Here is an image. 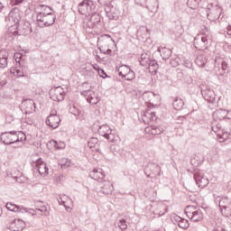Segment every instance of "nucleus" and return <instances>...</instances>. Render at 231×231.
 Returning <instances> with one entry per match:
<instances>
[{
  "label": "nucleus",
  "mask_w": 231,
  "mask_h": 231,
  "mask_svg": "<svg viewBox=\"0 0 231 231\" xmlns=\"http://www.w3.org/2000/svg\"><path fill=\"white\" fill-rule=\"evenodd\" d=\"M226 118H227V120H231V116H227Z\"/></svg>",
  "instance_id": "774afa93"
},
{
  "label": "nucleus",
  "mask_w": 231,
  "mask_h": 231,
  "mask_svg": "<svg viewBox=\"0 0 231 231\" xmlns=\"http://www.w3.org/2000/svg\"><path fill=\"white\" fill-rule=\"evenodd\" d=\"M172 106L176 111H181L183 109V106H185V102H183V99L177 97L174 99Z\"/></svg>",
  "instance_id": "f704fd0d"
},
{
  "label": "nucleus",
  "mask_w": 231,
  "mask_h": 231,
  "mask_svg": "<svg viewBox=\"0 0 231 231\" xmlns=\"http://www.w3.org/2000/svg\"><path fill=\"white\" fill-rule=\"evenodd\" d=\"M36 171H38L39 174L41 176H48L49 169L48 165H46V162H42V160L39 159L36 162Z\"/></svg>",
  "instance_id": "5701e85b"
},
{
  "label": "nucleus",
  "mask_w": 231,
  "mask_h": 231,
  "mask_svg": "<svg viewBox=\"0 0 231 231\" xmlns=\"http://www.w3.org/2000/svg\"><path fill=\"white\" fill-rule=\"evenodd\" d=\"M143 98L148 107H156L161 100L160 95L155 94L154 92H144L143 94Z\"/></svg>",
  "instance_id": "1a4fd4ad"
},
{
  "label": "nucleus",
  "mask_w": 231,
  "mask_h": 231,
  "mask_svg": "<svg viewBox=\"0 0 231 231\" xmlns=\"http://www.w3.org/2000/svg\"><path fill=\"white\" fill-rule=\"evenodd\" d=\"M88 102H89V104H91L92 106H96V104L100 102V97H94L92 99H89V101Z\"/></svg>",
  "instance_id": "3c124183"
},
{
  "label": "nucleus",
  "mask_w": 231,
  "mask_h": 231,
  "mask_svg": "<svg viewBox=\"0 0 231 231\" xmlns=\"http://www.w3.org/2000/svg\"><path fill=\"white\" fill-rule=\"evenodd\" d=\"M230 114V112L225 110V109H218V110H216L214 113H213V120L215 122H217V120L219 122H221V120H225V118H226V116Z\"/></svg>",
  "instance_id": "bb28decb"
},
{
  "label": "nucleus",
  "mask_w": 231,
  "mask_h": 231,
  "mask_svg": "<svg viewBox=\"0 0 231 231\" xmlns=\"http://www.w3.org/2000/svg\"><path fill=\"white\" fill-rule=\"evenodd\" d=\"M151 54L144 52L141 54V60H140V64L141 66H143V68H147V66H149V62L151 60Z\"/></svg>",
  "instance_id": "2f4dec72"
},
{
  "label": "nucleus",
  "mask_w": 231,
  "mask_h": 231,
  "mask_svg": "<svg viewBox=\"0 0 231 231\" xmlns=\"http://www.w3.org/2000/svg\"><path fill=\"white\" fill-rule=\"evenodd\" d=\"M148 69L151 71H157L158 69V62H156V60H150L148 66H147Z\"/></svg>",
  "instance_id": "a19ab883"
},
{
  "label": "nucleus",
  "mask_w": 231,
  "mask_h": 231,
  "mask_svg": "<svg viewBox=\"0 0 231 231\" xmlns=\"http://www.w3.org/2000/svg\"><path fill=\"white\" fill-rule=\"evenodd\" d=\"M70 113H72V115H75V116H79V115H80V111L77 110L75 107L70 108Z\"/></svg>",
  "instance_id": "6e6d98bb"
},
{
  "label": "nucleus",
  "mask_w": 231,
  "mask_h": 231,
  "mask_svg": "<svg viewBox=\"0 0 231 231\" xmlns=\"http://www.w3.org/2000/svg\"><path fill=\"white\" fill-rule=\"evenodd\" d=\"M5 207H6V209L10 210L11 212H21L22 214L28 213V212L32 214V212H33V209L32 208H27L23 206H17L10 202H7Z\"/></svg>",
  "instance_id": "a211bd4d"
},
{
  "label": "nucleus",
  "mask_w": 231,
  "mask_h": 231,
  "mask_svg": "<svg viewBox=\"0 0 231 231\" xmlns=\"http://www.w3.org/2000/svg\"><path fill=\"white\" fill-rule=\"evenodd\" d=\"M99 77H101V79H107V73H106V70H104V69H101L100 70L97 71Z\"/></svg>",
  "instance_id": "8fccbe9b"
},
{
  "label": "nucleus",
  "mask_w": 231,
  "mask_h": 231,
  "mask_svg": "<svg viewBox=\"0 0 231 231\" xmlns=\"http://www.w3.org/2000/svg\"><path fill=\"white\" fill-rule=\"evenodd\" d=\"M183 218H181L180 217H176L174 218L175 221V225H180V223L182 221Z\"/></svg>",
  "instance_id": "bf43d9fd"
},
{
  "label": "nucleus",
  "mask_w": 231,
  "mask_h": 231,
  "mask_svg": "<svg viewBox=\"0 0 231 231\" xmlns=\"http://www.w3.org/2000/svg\"><path fill=\"white\" fill-rule=\"evenodd\" d=\"M83 28L87 30L88 33H91V31L89 30H93V28H97V25H95V23L91 22V20H89L88 22L84 23Z\"/></svg>",
  "instance_id": "79ce46f5"
},
{
  "label": "nucleus",
  "mask_w": 231,
  "mask_h": 231,
  "mask_svg": "<svg viewBox=\"0 0 231 231\" xmlns=\"http://www.w3.org/2000/svg\"><path fill=\"white\" fill-rule=\"evenodd\" d=\"M46 125L51 127V129H57L59 124H60V117L57 114L50 115L46 119Z\"/></svg>",
  "instance_id": "6ab92c4d"
},
{
  "label": "nucleus",
  "mask_w": 231,
  "mask_h": 231,
  "mask_svg": "<svg viewBox=\"0 0 231 231\" xmlns=\"http://www.w3.org/2000/svg\"><path fill=\"white\" fill-rule=\"evenodd\" d=\"M97 46L100 53L103 55H113L111 46H115V41L109 34H103L97 38Z\"/></svg>",
  "instance_id": "f257e3e1"
},
{
  "label": "nucleus",
  "mask_w": 231,
  "mask_h": 231,
  "mask_svg": "<svg viewBox=\"0 0 231 231\" xmlns=\"http://www.w3.org/2000/svg\"><path fill=\"white\" fill-rule=\"evenodd\" d=\"M147 134H152L156 136V134H162L165 131V128L162 125H150L144 129Z\"/></svg>",
  "instance_id": "b1692460"
},
{
  "label": "nucleus",
  "mask_w": 231,
  "mask_h": 231,
  "mask_svg": "<svg viewBox=\"0 0 231 231\" xmlns=\"http://www.w3.org/2000/svg\"><path fill=\"white\" fill-rule=\"evenodd\" d=\"M195 63L197 64V66H199V68H205L206 64H207V58L203 55H199L196 60H195Z\"/></svg>",
  "instance_id": "e433bc0d"
},
{
  "label": "nucleus",
  "mask_w": 231,
  "mask_h": 231,
  "mask_svg": "<svg viewBox=\"0 0 231 231\" xmlns=\"http://www.w3.org/2000/svg\"><path fill=\"white\" fill-rule=\"evenodd\" d=\"M144 171H145V172H147V171H151V172L152 173L153 176H161L162 175V168L160 167V165H158L156 163L148 164L145 167Z\"/></svg>",
  "instance_id": "cd10ccee"
},
{
  "label": "nucleus",
  "mask_w": 231,
  "mask_h": 231,
  "mask_svg": "<svg viewBox=\"0 0 231 231\" xmlns=\"http://www.w3.org/2000/svg\"><path fill=\"white\" fill-rule=\"evenodd\" d=\"M201 95L207 102H209V104H214V102H216V94L214 93V90L210 89V87L202 85Z\"/></svg>",
  "instance_id": "f8f14e48"
},
{
  "label": "nucleus",
  "mask_w": 231,
  "mask_h": 231,
  "mask_svg": "<svg viewBox=\"0 0 231 231\" xmlns=\"http://www.w3.org/2000/svg\"><path fill=\"white\" fill-rule=\"evenodd\" d=\"M215 69L220 71L219 75L223 76L225 73H226V71H228V63L223 59L216 60Z\"/></svg>",
  "instance_id": "412c9836"
},
{
  "label": "nucleus",
  "mask_w": 231,
  "mask_h": 231,
  "mask_svg": "<svg viewBox=\"0 0 231 231\" xmlns=\"http://www.w3.org/2000/svg\"><path fill=\"white\" fill-rule=\"evenodd\" d=\"M106 16L109 21H116L120 17V11L116 8V4L105 6Z\"/></svg>",
  "instance_id": "9b49d317"
},
{
  "label": "nucleus",
  "mask_w": 231,
  "mask_h": 231,
  "mask_svg": "<svg viewBox=\"0 0 231 231\" xmlns=\"http://www.w3.org/2000/svg\"><path fill=\"white\" fill-rule=\"evenodd\" d=\"M149 29L147 27H141L137 31V37L139 41H145L147 39V33H149Z\"/></svg>",
  "instance_id": "473e14b6"
},
{
  "label": "nucleus",
  "mask_w": 231,
  "mask_h": 231,
  "mask_svg": "<svg viewBox=\"0 0 231 231\" xmlns=\"http://www.w3.org/2000/svg\"><path fill=\"white\" fill-rule=\"evenodd\" d=\"M193 178L199 189H205L208 185V179L203 175V171L194 170Z\"/></svg>",
  "instance_id": "9d476101"
},
{
  "label": "nucleus",
  "mask_w": 231,
  "mask_h": 231,
  "mask_svg": "<svg viewBox=\"0 0 231 231\" xmlns=\"http://www.w3.org/2000/svg\"><path fill=\"white\" fill-rule=\"evenodd\" d=\"M215 203H218L222 216L228 217L231 216V200L227 197L218 196L215 199Z\"/></svg>",
  "instance_id": "20e7f679"
},
{
  "label": "nucleus",
  "mask_w": 231,
  "mask_h": 231,
  "mask_svg": "<svg viewBox=\"0 0 231 231\" xmlns=\"http://www.w3.org/2000/svg\"><path fill=\"white\" fill-rule=\"evenodd\" d=\"M51 142L56 149H63L64 143H60V144L59 145V143L57 141L52 140Z\"/></svg>",
  "instance_id": "603ef678"
},
{
  "label": "nucleus",
  "mask_w": 231,
  "mask_h": 231,
  "mask_svg": "<svg viewBox=\"0 0 231 231\" xmlns=\"http://www.w3.org/2000/svg\"><path fill=\"white\" fill-rule=\"evenodd\" d=\"M8 51L5 50L0 51V68L5 69L8 66Z\"/></svg>",
  "instance_id": "c756f323"
},
{
  "label": "nucleus",
  "mask_w": 231,
  "mask_h": 231,
  "mask_svg": "<svg viewBox=\"0 0 231 231\" xmlns=\"http://www.w3.org/2000/svg\"><path fill=\"white\" fill-rule=\"evenodd\" d=\"M66 165H67V167H69V164H61V167L64 168V167H66Z\"/></svg>",
  "instance_id": "69168bd1"
},
{
  "label": "nucleus",
  "mask_w": 231,
  "mask_h": 231,
  "mask_svg": "<svg viewBox=\"0 0 231 231\" xmlns=\"http://www.w3.org/2000/svg\"><path fill=\"white\" fill-rule=\"evenodd\" d=\"M88 146L89 149H97V147H98V138L91 137L88 142Z\"/></svg>",
  "instance_id": "58836bf2"
},
{
  "label": "nucleus",
  "mask_w": 231,
  "mask_h": 231,
  "mask_svg": "<svg viewBox=\"0 0 231 231\" xmlns=\"http://www.w3.org/2000/svg\"><path fill=\"white\" fill-rule=\"evenodd\" d=\"M171 64L173 68H176L177 66H180V62L176 60H171Z\"/></svg>",
  "instance_id": "13d9d810"
},
{
  "label": "nucleus",
  "mask_w": 231,
  "mask_h": 231,
  "mask_svg": "<svg viewBox=\"0 0 231 231\" xmlns=\"http://www.w3.org/2000/svg\"><path fill=\"white\" fill-rule=\"evenodd\" d=\"M229 29H227V35H231V26H228Z\"/></svg>",
  "instance_id": "e2e57ef3"
},
{
  "label": "nucleus",
  "mask_w": 231,
  "mask_h": 231,
  "mask_svg": "<svg viewBox=\"0 0 231 231\" xmlns=\"http://www.w3.org/2000/svg\"><path fill=\"white\" fill-rule=\"evenodd\" d=\"M136 77V74H134V71L130 70L128 72V74H126V76H125V78H123L125 80H128V81H131V80H134V78Z\"/></svg>",
  "instance_id": "c03bdc74"
},
{
  "label": "nucleus",
  "mask_w": 231,
  "mask_h": 231,
  "mask_svg": "<svg viewBox=\"0 0 231 231\" xmlns=\"http://www.w3.org/2000/svg\"><path fill=\"white\" fill-rule=\"evenodd\" d=\"M93 68H94V69H96V71H98L102 69V68H100V66H98V64H94Z\"/></svg>",
  "instance_id": "680f3d73"
},
{
  "label": "nucleus",
  "mask_w": 231,
  "mask_h": 231,
  "mask_svg": "<svg viewBox=\"0 0 231 231\" xmlns=\"http://www.w3.org/2000/svg\"><path fill=\"white\" fill-rule=\"evenodd\" d=\"M199 3H201V0H188L187 5L191 10H196L199 6Z\"/></svg>",
  "instance_id": "ea45409f"
},
{
  "label": "nucleus",
  "mask_w": 231,
  "mask_h": 231,
  "mask_svg": "<svg viewBox=\"0 0 231 231\" xmlns=\"http://www.w3.org/2000/svg\"><path fill=\"white\" fill-rule=\"evenodd\" d=\"M0 140L5 145H12V143L26 140V135L23 132H5L0 135Z\"/></svg>",
  "instance_id": "f03ea898"
},
{
  "label": "nucleus",
  "mask_w": 231,
  "mask_h": 231,
  "mask_svg": "<svg viewBox=\"0 0 231 231\" xmlns=\"http://www.w3.org/2000/svg\"><path fill=\"white\" fill-rule=\"evenodd\" d=\"M157 118L156 112L152 107H148L142 116V120L146 125L151 124V122H156Z\"/></svg>",
  "instance_id": "dca6fc26"
},
{
  "label": "nucleus",
  "mask_w": 231,
  "mask_h": 231,
  "mask_svg": "<svg viewBox=\"0 0 231 231\" xmlns=\"http://www.w3.org/2000/svg\"><path fill=\"white\" fill-rule=\"evenodd\" d=\"M81 95L83 97H87V102H88L89 100H92L93 98H96L97 97V94L95 93V91H91V90H84L81 92Z\"/></svg>",
  "instance_id": "4c0bfd02"
},
{
  "label": "nucleus",
  "mask_w": 231,
  "mask_h": 231,
  "mask_svg": "<svg viewBox=\"0 0 231 231\" xmlns=\"http://www.w3.org/2000/svg\"><path fill=\"white\" fill-rule=\"evenodd\" d=\"M178 226L180 228H183V230H185V228H189V220L182 218V221L178 224Z\"/></svg>",
  "instance_id": "de8ad7c7"
},
{
  "label": "nucleus",
  "mask_w": 231,
  "mask_h": 231,
  "mask_svg": "<svg viewBox=\"0 0 231 231\" xmlns=\"http://www.w3.org/2000/svg\"><path fill=\"white\" fill-rule=\"evenodd\" d=\"M223 14V8L217 4H208L207 5V17L209 21H217Z\"/></svg>",
  "instance_id": "39448f33"
},
{
  "label": "nucleus",
  "mask_w": 231,
  "mask_h": 231,
  "mask_svg": "<svg viewBox=\"0 0 231 231\" xmlns=\"http://www.w3.org/2000/svg\"><path fill=\"white\" fill-rule=\"evenodd\" d=\"M216 122L217 121L212 123V131L217 134V136H219V138H222V140H226L228 136H230V134H228V132L226 133L223 132V126L221 125V124L219 123L217 124Z\"/></svg>",
  "instance_id": "aec40b11"
},
{
  "label": "nucleus",
  "mask_w": 231,
  "mask_h": 231,
  "mask_svg": "<svg viewBox=\"0 0 231 231\" xmlns=\"http://www.w3.org/2000/svg\"><path fill=\"white\" fill-rule=\"evenodd\" d=\"M55 14L53 13H36V23L40 28L51 26L55 23Z\"/></svg>",
  "instance_id": "7ed1b4c3"
},
{
  "label": "nucleus",
  "mask_w": 231,
  "mask_h": 231,
  "mask_svg": "<svg viewBox=\"0 0 231 231\" xmlns=\"http://www.w3.org/2000/svg\"><path fill=\"white\" fill-rule=\"evenodd\" d=\"M22 69H23V71H26V66L23 65Z\"/></svg>",
  "instance_id": "0e129e2a"
},
{
  "label": "nucleus",
  "mask_w": 231,
  "mask_h": 231,
  "mask_svg": "<svg viewBox=\"0 0 231 231\" xmlns=\"http://www.w3.org/2000/svg\"><path fill=\"white\" fill-rule=\"evenodd\" d=\"M135 3L139 5V6L145 8L151 17H152V15L158 12V8H160L158 0H135Z\"/></svg>",
  "instance_id": "423d86ee"
},
{
  "label": "nucleus",
  "mask_w": 231,
  "mask_h": 231,
  "mask_svg": "<svg viewBox=\"0 0 231 231\" xmlns=\"http://www.w3.org/2000/svg\"><path fill=\"white\" fill-rule=\"evenodd\" d=\"M99 187L103 194H111L113 192V184L109 180H104Z\"/></svg>",
  "instance_id": "c85d7f7f"
},
{
  "label": "nucleus",
  "mask_w": 231,
  "mask_h": 231,
  "mask_svg": "<svg viewBox=\"0 0 231 231\" xmlns=\"http://www.w3.org/2000/svg\"><path fill=\"white\" fill-rule=\"evenodd\" d=\"M15 39V32H7L5 33V41H8V42H12Z\"/></svg>",
  "instance_id": "49530a36"
},
{
  "label": "nucleus",
  "mask_w": 231,
  "mask_h": 231,
  "mask_svg": "<svg viewBox=\"0 0 231 231\" xmlns=\"http://www.w3.org/2000/svg\"><path fill=\"white\" fill-rule=\"evenodd\" d=\"M194 46L197 50H207L208 48V38L205 34H198L194 39Z\"/></svg>",
  "instance_id": "4468645a"
},
{
  "label": "nucleus",
  "mask_w": 231,
  "mask_h": 231,
  "mask_svg": "<svg viewBox=\"0 0 231 231\" xmlns=\"http://www.w3.org/2000/svg\"><path fill=\"white\" fill-rule=\"evenodd\" d=\"M22 108L25 115H32V113H34L35 109H37V106L33 99H25L22 103Z\"/></svg>",
  "instance_id": "f3484780"
},
{
  "label": "nucleus",
  "mask_w": 231,
  "mask_h": 231,
  "mask_svg": "<svg viewBox=\"0 0 231 231\" xmlns=\"http://www.w3.org/2000/svg\"><path fill=\"white\" fill-rule=\"evenodd\" d=\"M26 224L22 219H15L13 223L9 226V230L11 231H23Z\"/></svg>",
  "instance_id": "393cba45"
},
{
  "label": "nucleus",
  "mask_w": 231,
  "mask_h": 231,
  "mask_svg": "<svg viewBox=\"0 0 231 231\" xmlns=\"http://www.w3.org/2000/svg\"><path fill=\"white\" fill-rule=\"evenodd\" d=\"M23 1H24V0H12V3H13V5H21V3H23Z\"/></svg>",
  "instance_id": "052dcab7"
},
{
  "label": "nucleus",
  "mask_w": 231,
  "mask_h": 231,
  "mask_svg": "<svg viewBox=\"0 0 231 231\" xmlns=\"http://www.w3.org/2000/svg\"><path fill=\"white\" fill-rule=\"evenodd\" d=\"M78 12L80 15H91L95 12V5L93 1L83 0L78 6Z\"/></svg>",
  "instance_id": "6e6552de"
},
{
  "label": "nucleus",
  "mask_w": 231,
  "mask_h": 231,
  "mask_svg": "<svg viewBox=\"0 0 231 231\" xmlns=\"http://www.w3.org/2000/svg\"><path fill=\"white\" fill-rule=\"evenodd\" d=\"M42 8H43V10H46V8H50V7L42 5Z\"/></svg>",
  "instance_id": "338daca9"
},
{
  "label": "nucleus",
  "mask_w": 231,
  "mask_h": 231,
  "mask_svg": "<svg viewBox=\"0 0 231 231\" xmlns=\"http://www.w3.org/2000/svg\"><path fill=\"white\" fill-rule=\"evenodd\" d=\"M131 67L127 66V65H121L117 71H118V76L122 77V79L125 78V76H126V74H128L131 71Z\"/></svg>",
  "instance_id": "72a5a7b5"
},
{
  "label": "nucleus",
  "mask_w": 231,
  "mask_h": 231,
  "mask_svg": "<svg viewBox=\"0 0 231 231\" xmlns=\"http://www.w3.org/2000/svg\"><path fill=\"white\" fill-rule=\"evenodd\" d=\"M183 66L190 69L192 68V61H190L189 60H185L183 61Z\"/></svg>",
  "instance_id": "864d4df0"
},
{
  "label": "nucleus",
  "mask_w": 231,
  "mask_h": 231,
  "mask_svg": "<svg viewBox=\"0 0 231 231\" xmlns=\"http://www.w3.org/2000/svg\"><path fill=\"white\" fill-rule=\"evenodd\" d=\"M25 123L28 124V125H32L33 119H32V117H25Z\"/></svg>",
  "instance_id": "4d7b16f0"
},
{
  "label": "nucleus",
  "mask_w": 231,
  "mask_h": 231,
  "mask_svg": "<svg viewBox=\"0 0 231 231\" xmlns=\"http://www.w3.org/2000/svg\"><path fill=\"white\" fill-rule=\"evenodd\" d=\"M99 5H103V6H109L111 5H116V0H98Z\"/></svg>",
  "instance_id": "37998d69"
},
{
  "label": "nucleus",
  "mask_w": 231,
  "mask_h": 231,
  "mask_svg": "<svg viewBox=\"0 0 231 231\" xmlns=\"http://www.w3.org/2000/svg\"><path fill=\"white\" fill-rule=\"evenodd\" d=\"M14 59L16 62H19V64H21V59H23V53L21 52L14 53Z\"/></svg>",
  "instance_id": "09e8293b"
},
{
  "label": "nucleus",
  "mask_w": 231,
  "mask_h": 231,
  "mask_svg": "<svg viewBox=\"0 0 231 231\" xmlns=\"http://www.w3.org/2000/svg\"><path fill=\"white\" fill-rule=\"evenodd\" d=\"M117 226L120 228V230H127V222L125 219H121L119 220Z\"/></svg>",
  "instance_id": "a18cd8bd"
},
{
  "label": "nucleus",
  "mask_w": 231,
  "mask_h": 231,
  "mask_svg": "<svg viewBox=\"0 0 231 231\" xmlns=\"http://www.w3.org/2000/svg\"><path fill=\"white\" fill-rule=\"evenodd\" d=\"M158 51L161 53V57H162L163 60H167V59H169L172 54V51L165 47L162 49H158Z\"/></svg>",
  "instance_id": "c9c22d12"
},
{
  "label": "nucleus",
  "mask_w": 231,
  "mask_h": 231,
  "mask_svg": "<svg viewBox=\"0 0 231 231\" xmlns=\"http://www.w3.org/2000/svg\"><path fill=\"white\" fill-rule=\"evenodd\" d=\"M97 131L98 134L108 140V142H115V134H113V130H111V127H109V125H102L98 127Z\"/></svg>",
  "instance_id": "2eb2a0df"
},
{
  "label": "nucleus",
  "mask_w": 231,
  "mask_h": 231,
  "mask_svg": "<svg viewBox=\"0 0 231 231\" xmlns=\"http://www.w3.org/2000/svg\"><path fill=\"white\" fill-rule=\"evenodd\" d=\"M34 207L36 208V212H41L42 216H50V211L48 210V204L37 200L34 202Z\"/></svg>",
  "instance_id": "4be33fe9"
},
{
  "label": "nucleus",
  "mask_w": 231,
  "mask_h": 231,
  "mask_svg": "<svg viewBox=\"0 0 231 231\" xmlns=\"http://www.w3.org/2000/svg\"><path fill=\"white\" fill-rule=\"evenodd\" d=\"M185 214L194 223L203 221V211L200 208L194 206H188L185 208Z\"/></svg>",
  "instance_id": "0eeeda50"
},
{
  "label": "nucleus",
  "mask_w": 231,
  "mask_h": 231,
  "mask_svg": "<svg viewBox=\"0 0 231 231\" xmlns=\"http://www.w3.org/2000/svg\"><path fill=\"white\" fill-rule=\"evenodd\" d=\"M65 95L66 92L62 87H56L50 91L51 99L54 102H62V100H64Z\"/></svg>",
  "instance_id": "ddd939ff"
},
{
  "label": "nucleus",
  "mask_w": 231,
  "mask_h": 231,
  "mask_svg": "<svg viewBox=\"0 0 231 231\" xmlns=\"http://www.w3.org/2000/svg\"><path fill=\"white\" fill-rule=\"evenodd\" d=\"M93 53H94V55H96V60L97 62H100V60H102V59H104V57L98 55V51H95Z\"/></svg>",
  "instance_id": "5fc2aeb1"
},
{
  "label": "nucleus",
  "mask_w": 231,
  "mask_h": 231,
  "mask_svg": "<svg viewBox=\"0 0 231 231\" xmlns=\"http://www.w3.org/2000/svg\"><path fill=\"white\" fill-rule=\"evenodd\" d=\"M89 177L96 181H102L104 178H106V173L102 169H94L89 173Z\"/></svg>",
  "instance_id": "a878e982"
},
{
  "label": "nucleus",
  "mask_w": 231,
  "mask_h": 231,
  "mask_svg": "<svg viewBox=\"0 0 231 231\" xmlns=\"http://www.w3.org/2000/svg\"><path fill=\"white\" fill-rule=\"evenodd\" d=\"M90 22L96 25V28H101L102 22L100 21V14L97 12L92 11L90 14Z\"/></svg>",
  "instance_id": "7c9ffc66"
}]
</instances>
